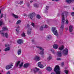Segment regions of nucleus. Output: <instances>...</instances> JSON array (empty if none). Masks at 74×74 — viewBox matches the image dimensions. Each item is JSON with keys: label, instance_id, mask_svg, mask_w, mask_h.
I'll list each match as a JSON object with an SVG mask.
<instances>
[{"label": "nucleus", "instance_id": "1", "mask_svg": "<svg viewBox=\"0 0 74 74\" xmlns=\"http://www.w3.org/2000/svg\"><path fill=\"white\" fill-rule=\"evenodd\" d=\"M69 13L66 11H64L63 12L62 14V25L60 27V29L61 30L62 32H63V30L64 29V24L65 22H66V20H65V17L67 18V15H68Z\"/></svg>", "mask_w": 74, "mask_h": 74}, {"label": "nucleus", "instance_id": "2", "mask_svg": "<svg viewBox=\"0 0 74 74\" xmlns=\"http://www.w3.org/2000/svg\"><path fill=\"white\" fill-rule=\"evenodd\" d=\"M54 71L56 74H60V68L57 65L56 66L54 69Z\"/></svg>", "mask_w": 74, "mask_h": 74}, {"label": "nucleus", "instance_id": "3", "mask_svg": "<svg viewBox=\"0 0 74 74\" xmlns=\"http://www.w3.org/2000/svg\"><path fill=\"white\" fill-rule=\"evenodd\" d=\"M34 13H31L29 14L28 18H29V19H30L32 20V21H34L35 18V17H34Z\"/></svg>", "mask_w": 74, "mask_h": 74}, {"label": "nucleus", "instance_id": "4", "mask_svg": "<svg viewBox=\"0 0 74 74\" xmlns=\"http://www.w3.org/2000/svg\"><path fill=\"white\" fill-rule=\"evenodd\" d=\"M36 47L37 48H39V49H40V53L39 52V53L41 55H43V54H44V49H43V48L38 46H36Z\"/></svg>", "mask_w": 74, "mask_h": 74}, {"label": "nucleus", "instance_id": "5", "mask_svg": "<svg viewBox=\"0 0 74 74\" xmlns=\"http://www.w3.org/2000/svg\"><path fill=\"white\" fill-rule=\"evenodd\" d=\"M52 31L53 32V33L55 35H57V34H58V32H57V30H56L55 27H53L52 28Z\"/></svg>", "mask_w": 74, "mask_h": 74}, {"label": "nucleus", "instance_id": "6", "mask_svg": "<svg viewBox=\"0 0 74 74\" xmlns=\"http://www.w3.org/2000/svg\"><path fill=\"white\" fill-rule=\"evenodd\" d=\"M62 53L64 55H67L68 53V49H64L62 51Z\"/></svg>", "mask_w": 74, "mask_h": 74}, {"label": "nucleus", "instance_id": "7", "mask_svg": "<svg viewBox=\"0 0 74 74\" xmlns=\"http://www.w3.org/2000/svg\"><path fill=\"white\" fill-rule=\"evenodd\" d=\"M0 34H2V36H5L6 38H8V34L6 33L5 34H4V33H3V31H1L0 32Z\"/></svg>", "mask_w": 74, "mask_h": 74}, {"label": "nucleus", "instance_id": "8", "mask_svg": "<svg viewBox=\"0 0 74 74\" xmlns=\"http://www.w3.org/2000/svg\"><path fill=\"white\" fill-rule=\"evenodd\" d=\"M13 64L12 63H11L10 64H9L6 67V69L7 70H8L10 69L11 68V66H13Z\"/></svg>", "mask_w": 74, "mask_h": 74}, {"label": "nucleus", "instance_id": "9", "mask_svg": "<svg viewBox=\"0 0 74 74\" xmlns=\"http://www.w3.org/2000/svg\"><path fill=\"white\" fill-rule=\"evenodd\" d=\"M34 60H35L36 61H39L40 60V58L39 56H36L34 58Z\"/></svg>", "mask_w": 74, "mask_h": 74}, {"label": "nucleus", "instance_id": "10", "mask_svg": "<svg viewBox=\"0 0 74 74\" xmlns=\"http://www.w3.org/2000/svg\"><path fill=\"white\" fill-rule=\"evenodd\" d=\"M38 67H39L41 68V69H42V68H44V65L41 64V62H39L38 63Z\"/></svg>", "mask_w": 74, "mask_h": 74}, {"label": "nucleus", "instance_id": "11", "mask_svg": "<svg viewBox=\"0 0 74 74\" xmlns=\"http://www.w3.org/2000/svg\"><path fill=\"white\" fill-rule=\"evenodd\" d=\"M32 30V28H29L27 30V34H30Z\"/></svg>", "mask_w": 74, "mask_h": 74}, {"label": "nucleus", "instance_id": "12", "mask_svg": "<svg viewBox=\"0 0 74 74\" xmlns=\"http://www.w3.org/2000/svg\"><path fill=\"white\" fill-rule=\"evenodd\" d=\"M16 31L17 33H18L19 32V26L18 25H17L16 26Z\"/></svg>", "mask_w": 74, "mask_h": 74}, {"label": "nucleus", "instance_id": "13", "mask_svg": "<svg viewBox=\"0 0 74 74\" xmlns=\"http://www.w3.org/2000/svg\"><path fill=\"white\" fill-rule=\"evenodd\" d=\"M57 55L59 57L62 56V52L61 51H58L57 53Z\"/></svg>", "mask_w": 74, "mask_h": 74}, {"label": "nucleus", "instance_id": "14", "mask_svg": "<svg viewBox=\"0 0 74 74\" xmlns=\"http://www.w3.org/2000/svg\"><path fill=\"white\" fill-rule=\"evenodd\" d=\"M52 58V56L51 54L49 55V56L47 58V59L49 61L50 60H51V59Z\"/></svg>", "mask_w": 74, "mask_h": 74}, {"label": "nucleus", "instance_id": "15", "mask_svg": "<svg viewBox=\"0 0 74 74\" xmlns=\"http://www.w3.org/2000/svg\"><path fill=\"white\" fill-rule=\"evenodd\" d=\"M23 40L22 39H19L17 41V42L18 44H22V43H23Z\"/></svg>", "mask_w": 74, "mask_h": 74}, {"label": "nucleus", "instance_id": "16", "mask_svg": "<svg viewBox=\"0 0 74 74\" xmlns=\"http://www.w3.org/2000/svg\"><path fill=\"white\" fill-rule=\"evenodd\" d=\"M73 27L72 25H70L69 27V31L71 33L73 31Z\"/></svg>", "mask_w": 74, "mask_h": 74}, {"label": "nucleus", "instance_id": "17", "mask_svg": "<svg viewBox=\"0 0 74 74\" xmlns=\"http://www.w3.org/2000/svg\"><path fill=\"white\" fill-rule=\"evenodd\" d=\"M5 25V23L3 22V20H1L0 21V26H2V25Z\"/></svg>", "mask_w": 74, "mask_h": 74}, {"label": "nucleus", "instance_id": "18", "mask_svg": "<svg viewBox=\"0 0 74 74\" xmlns=\"http://www.w3.org/2000/svg\"><path fill=\"white\" fill-rule=\"evenodd\" d=\"M63 49H64V46L63 45L60 46L58 48V49L60 51H62V50Z\"/></svg>", "mask_w": 74, "mask_h": 74}, {"label": "nucleus", "instance_id": "19", "mask_svg": "<svg viewBox=\"0 0 74 74\" xmlns=\"http://www.w3.org/2000/svg\"><path fill=\"white\" fill-rule=\"evenodd\" d=\"M29 66V64L26 63L24 65L23 67L24 68H27V67H28Z\"/></svg>", "mask_w": 74, "mask_h": 74}, {"label": "nucleus", "instance_id": "20", "mask_svg": "<svg viewBox=\"0 0 74 74\" xmlns=\"http://www.w3.org/2000/svg\"><path fill=\"white\" fill-rule=\"evenodd\" d=\"M53 48H54V49H58V45L56 44H54L53 45Z\"/></svg>", "mask_w": 74, "mask_h": 74}, {"label": "nucleus", "instance_id": "21", "mask_svg": "<svg viewBox=\"0 0 74 74\" xmlns=\"http://www.w3.org/2000/svg\"><path fill=\"white\" fill-rule=\"evenodd\" d=\"M67 3H71V2H73L74 1V0H66V1Z\"/></svg>", "mask_w": 74, "mask_h": 74}, {"label": "nucleus", "instance_id": "22", "mask_svg": "<svg viewBox=\"0 0 74 74\" xmlns=\"http://www.w3.org/2000/svg\"><path fill=\"white\" fill-rule=\"evenodd\" d=\"M47 71H51L52 70V68L49 66L47 68Z\"/></svg>", "mask_w": 74, "mask_h": 74}, {"label": "nucleus", "instance_id": "23", "mask_svg": "<svg viewBox=\"0 0 74 74\" xmlns=\"http://www.w3.org/2000/svg\"><path fill=\"white\" fill-rule=\"evenodd\" d=\"M38 70H39V69H38L37 67H36L33 69V71L35 73H36V72H37V71H38Z\"/></svg>", "mask_w": 74, "mask_h": 74}, {"label": "nucleus", "instance_id": "24", "mask_svg": "<svg viewBox=\"0 0 74 74\" xmlns=\"http://www.w3.org/2000/svg\"><path fill=\"white\" fill-rule=\"evenodd\" d=\"M12 16H14V18H18V16L15 15V14H14L13 13H12Z\"/></svg>", "mask_w": 74, "mask_h": 74}, {"label": "nucleus", "instance_id": "25", "mask_svg": "<svg viewBox=\"0 0 74 74\" xmlns=\"http://www.w3.org/2000/svg\"><path fill=\"white\" fill-rule=\"evenodd\" d=\"M3 16L5 18L6 14H1V16H0V19L1 18H3Z\"/></svg>", "mask_w": 74, "mask_h": 74}, {"label": "nucleus", "instance_id": "26", "mask_svg": "<svg viewBox=\"0 0 74 74\" xmlns=\"http://www.w3.org/2000/svg\"><path fill=\"white\" fill-rule=\"evenodd\" d=\"M21 36L22 37H26V35H25V33L24 32H23L22 33Z\"/></svg>", "mask_w": 74, "mask_h": 74}, {"label": "nucleus", "instance_id": "27", "mask_svg": "<svg viewBox=\"0 0 74 74\" xmlns=\"http://www.w3.org/2000/svg\"><path fill=\"white\" fill-rule=\"evenodd\" d=\"M21 63V61H18L16 63V67H17V66L20 64Z\"/></svg>", "mask_w": 74, "mask_h": 74}, {"label": "nucleus", "instance_id": "28", "mask_svg": "<svg viewBox=\"0 0 74 74\" xmlns=\"http://www.w3.org/2000/svg\"><path fill=\"white\" fill-rule=\"evenodd\" d=\"M17 53L18 55H21V49H18L17 51Z\"/></svg>", "mask_w": 74, "mask_h": 74}, {"label": "nucleus", "instance_id": "29", "mask_svg": "<svg viewBox=\"0 0 74 74\" xmlns=\"http://www.w3.org/2000/svg\"><path fill=\"white\" fill-rule=\"evenodd\" d=\"M10 47H7L5 49L4 51H10Z\"/></svg>", "mask_w": 74, "mask_h": 74}, {"label": "nucleus", "instance_id": "30", "mask_svg": "<svg viewBox=\"0 0 74 74\" xmlns=\"http://www.w3.org/2000/svg\"><path fill=\"white\" fill-rule=\"evenodd\" d=\"M23 63L21 62V63L19 64V67L20 68H21V67H22V66H23Z\"/></svg>", "mask_w": 74, "mask_h": 74}, {"label": "nucleus", "instance_id": "31", "mask_svg": "<svg viewBox=\"0 0 74 74\" xmlns=\"http://www.w3.org/2000/svg\"><path fill=\"white\" fill-rule=\"evenodd\" d=\"M51 51L52 52V53L53 54H55V51H54V50L53 49H51Z\"/></svg>", "mask_w": 74, "mask_h": 74}, {"label": "nucleus", "instance_id": "32", "mask_svg": "<svg viewBox=\"0 0 74 74\" xmlns=\"http://www.w3.org/2000/svg\"><path fill=\"white\" fill-rule=\"evenodd\" d=\"M34 6L35 7H38L39 6L38 5L35 4L34 5Z\"/></svg>", "mask_w": 74, "mask_h": 74}, {"label": "nucleus", "instance_id": "33", "mask_svg": "<svg viewBox=\"0 0 74 74\" xmlns=\"http://www.w3.org/2000/svg\"><path fill=\"white\" fill-rule=\"evenodd\" d=\"M3 30H8V29L6 27H4L3 28Z\"/></svg>", "mask_w": 74, "mask_h": 74}, {"label": "nucleus", "instance_id": "34", "mask_svg": "<svg viewBox=\"0 0 74 74\" xmlns=\"http://www.w3.org/2000/svg\"><path fill=\"white\" fill-rule=\"evenodd\" d=\"M31 25L33 27H35V25H34V23L32 22V23L31 24Z\"/></svg>", "mask_w": 74, "mask_h": 74}, {"label": "nucleus", "instance_id": "35", "mask_svg": "<svg viewBox=\"0 0 74 74\" xmlns=\"http://www.w3.org/2000/svg\"><path fill=\"white\" fill-rule=\"evenodd\" d=\"M36 17L38 19H40V18H41V16H40L39 15H37Z\"/></svg>", "mask_w": 74, "mask_h": 74}, {"label": "nucleus", "instance_id": "36", "mask_svg": "<svg viewBox=\"0 0 74 74\" xmlns=\"http://www.w3.org/2000/svg\"><path fill=\"white\" fill-rule=\"evenodd\" d=\"M21 22V21L20 20H18L17 21V22L16 24H19V23H20Z\"/></svg>", "mask_w": 74, "mask_h": 74}, {"label": "nucleus", "instance_id": "37", "mask_svg": "<svg viewBox=\"0 0 74 74\" xmlns=\"http://www.w3.org/2000/svg\"><path fill=\"white\" fill-rule=\"evenodd\" d=\"M47 38L48 39H51V36L49 35L47 36Z\"/></svg>", "mask_w": 74, "mask_h": 74}, {"label": "nucleus", "instance_id": "38", "mask_svg": "<svg viewBox=\"0 0 74 74\" xmlns=\"http://www.w3.org/2000/svg\"><path fill=\"white\" fill-rule=\"evenodd\" d=\"M65 73L66 74H68L67 73H68V72H69V71L67 70H65L64 71Z\"/></svg>", "mask_w": 74, "mask_h": 74}, {"label": "nucleus", "instance_id": "39", "mask_svg": "<svg viewBox=\"0 0 74 74\" xmlns=\"http://www.w3.org/2000/svg\"><path fill=\"white\" fill-rule=\"evenodd\" d=\"M43 27H44V25H42L41 26L40 28V29L41 30H42L43 29Z\"/></svg>", "mask_w": 74, "mask_h": 74}, {"label": "nucleus", "instance_id": "40", "mask_svg": "<svg viewBox=\"0 0 74 74\" xmlns=\"http://www.w3.org/2000/svg\"><path fill=\"white\" fill-rule=\"evenodd\" d=\"M29 27H30V24H28L27 26H26V27H27V28H28Z\"/></svg>", "mask_w": 74, "mask_h": 74}, {"label": "nucleus", "instance_id": "41", "mask_svg": "<svg viewBox=\"0 0 74 74\" xmlns=\"http://www.w3.org/2000/svg\"><path fill=\"white\" fill-rule=\"evenodd\" d=\"M5 47H9V45L8 44H6L5 45Z\"/></svg>", "mask_w": 74, "mask_h": 74}, {"label": "nucleus", "instance_id": "42", "mask_svg": "<svg viewBox=\"0 0 74 74\" xmlns=\"http://www.w3.org/2000/svg\"><path fill=\"white\" fill-rule=\"evenodd\" d=\"M23 1H20V4H23Z\"/></svg>", "mask_w": 74, "mask_h": 74}, {"label": "nucleus", "instance_id": "43", "mask_svg": "<svg viewBox=\"0 0 74 74\" xmlns=\"http://www.w3.org/2000/svg\"><path fill=\"white\" fill-rule=\"evenodd\" d=\"M66 24H68L69 23V21L68 20H66L65 22Z\"/></svg>", "mask_w": 74, "mask_h": 74}, {"label": "nucleus", "instance_id": "44", "mask_svg": "<svg viewBox=\"0 0 74 74\" xmlns=\"http://www.w3.org/2000/svg\"><path fill=\"white\" fill-rule=\"evenodd\" d=\"M46 10H48L49 9V6H47L46 7Z\"/></svg>", "mask_w": 74, "mask_h": 74}, {"label": "nucleus", "instance_id": "45", "mask_svg": "<svg viewBox=\"0 0 74 74\" xmlns=\"http://www.w3.org/2000/svg\"><path fill=\"white\" fill-rule=\"evenodd\" d=\"M48 26L47 25H45V28H47Z\"/></svg>", "mask_w": 74, "mask_h": 74}, {"label": "nucleus", "instance_id": "46", "mask_svg": "<svg viewBox=\"0 0 74 74\" xmlns=\"http://www.w3.org/2000/svg\"><path fill=\"white\" fill-rule=\"evenodd\" d=\"M24 16H27V15L26 14H24Z\"/></svg>", "mask_w": 74, "mask_h": 74}, {"label": "nucleus", "instance_id": "47", "mask_svg": "<svg viewBox=\"0 0 74 74\" xmlns=\"http://www.w3.org/2000/svg\"><path fill=\"white\" fill-rule=\"evenodd\" d=\"M57 60H61V59L60 58H58L57 59Z\"/></svg>", "mask_w": 74, "mask_h": 74}, {"label": "nucleus", "instance_id": "48", "mask_svg": "<svg viewBox=\"0 0 74 74\" xmlns=\"http://www.w3.org/2000/svg\"><path fill=\"white\" fill-rule=\"evenodd\" d=\"M72 15V16H74V12H73L71 13V14Z\"/></svg>", "mask_w": 74, "mask_h": 74}, {"label": "nucleus", "instance_id": "49", "mask_svg": "<svg viewBox=\"0 0 74 74\" xmlns=\"http://www.w3.org/2000/svg\"><path fill=\"white\" fill-rule=\"evenodd\" d=\"M6 74H10V71H8Z\"/></svg>", "mask_w": 74, "mask_h": 74}, {"label": "nucleus", "instance_id": "50", "mask_svg": "<svg viewBox=\"0 0 74 74\" xmlns=\"http://www.w3.org/2000/svg\"><path fill=\"white\" fill-rule=\"evenodd\" d=\"M63 65H64V62H62L61 64L62 66H63Z\"/></svg>", "mask_w": 74, "mask_h": 74}, {"label": "nucleus", "instance_id": "51", "mask_svg": "<svg viewBox=\"0 0 74 74\" xmlns=\"http://www.w3.org/2000/svg\"><path fill=\"white\" fill-rule=\"evenodd\" d=\"M52 1H59V0H52Z\"/></svg>", "mask_w": 74, "mask_h": 74}, {"label": "nucleus", "instance_id": "52", "mask_svg": "<svg viewBox=\"0 0 74 74\" xmlns=\"http://www.w3.org/2000/svg\"><path fill=\"white\" fill-rule=\"evenodd\" d=\"M51 74H55V73H53V72H52L51 73Z\"/></svg>", "mask_w": 74, "mask_h": 74}, {"label": "nucleus", "instance_id": "53", "mask_svg": "<svg viewBox=\"0 0 74 74\" xmlns=\"http://www.w3.org/2000/svg\"><path fill=\"white\" fill-rule=\"evenodd\" d=\"M33 1H30V3H32V2H33Z\"/></svg>", "mask_w": 74, "mask_h": 74}, {"label": "nucleus", "instance_id": "54", "mask_svg": "<svg viewBox=\"0 0 74 74\" xmlns=\"http://www.w3.org/2000/svg\"><path fill=\"white\" fill-rule=\"evenodd\" d=\"M1 10H0V13H1Z\"/></svg>", "mask_w": 74, "mask_h": 74}, {"label": "nucleus", "instance_id": "55", "mask_svg": "<svg viewBox=\"0 0 74 74\" xmlns=\"http://www.w3.org/2000/svg\"><path fill=\"white\" fill-rule=\"evenodd\" d=\"M68 30V28H66V30Z\"/></svg>", "mask_w": 74, "mask_h": 74}, {"label": "nucleus", "instance_id": "56", "mask_svg": "<svg viewBox=\"0 0 74 74\" xmlns=\"http://www.w3.org/2000/svg\"><path fill=\"white\" fill-rule=\"evenodd\" d=\"M0 52H1V50L0 49Z\"/></svg>", "mask_w": 74, "mask_h": 74}, {"label": "nucleus", "instance_id": "57", "mask_svg": "<svg viewBox=\"0 0 74 74\" xmlns=\"http://www.w3.org/2000/svg\"><path fill=\"white\" fill-rule=\"evenodd\" d=\"M5 7H4L3 8H5Z\"/></svg>", "mask_w": 74, "mask_h": 74}, {"label": "nucleus", "instance_id": "58", "mask_svg": "<svg viewBox=\"0 0 74 74\" xmlns=\"http://www.w3.org/2000/svg\"><path fill=\"white\" fill-rule=\"evenodd\" d=\"M65 69H66V67H65Z\"/></svg>", "mask_w": 74, "mask_h": 74}, {"label": "nucleus", "instance_id": "59", "mask_svg": "<svg viewBox=\"0 0 74 74\" xmlns=\"http://www.w3.org/2000/svg\"><path fill=\"white\" fill-rule=\"evenodd\" d=\"M32 42H33V41H32Z\"/></svg>", "mask_w": 74, "mask_h": 74}]
</instances>
